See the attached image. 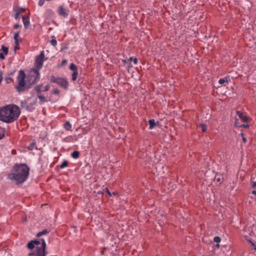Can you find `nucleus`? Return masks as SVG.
Here are the masks:
<instances>
[{
    "instance_id": "f257e3e1",
    "label": "nucleus",
    "mask_w": 256,
    "mask_h": 256,
    "mask_svg": "<svg viewBox=\"0 0 256 256\" xmlns=\"http://www.w3.org/2000/svg\"><path fill=\"white\" fill-rule=\"evenodd\" d=\"M14 172L9 174L8 178L14 181L16 184L24 183L28 178L30 173L29 167L24 164H16L13 166Z\"/></svg>"
},
{
    "instance_id": "f03ea898",
    "label": "nucleus",
    "mask_w": 256,
    "mask_h": 256,
    "mask_svg": "<svg viewBox=\"0 0 256 256\" xmlns=\"http://www.w3.org/2000/svg\"><path fill=\"white\" fill-rule=\"evenodd\" d=\"M20 114V108L14 104H10L0 108V120L11 123L16 120Z\"/></svg>"
},
{
    "instance_id": "7ed1b4c3",
    "label": "nucleus",
    "mask_w": 256,
    "mask_h": 256,
    "mask_svg": "<svg viewBox=\"0 0 256 256\" xmlns=\"http://www.w3.org/2000/svg\"><path fill=\"white\" fill-rule=\"evenodd\" d=\"M26 75L24 71L20 70L18 76V84L16 86V88L18 92L20 93L25 90H28L30 88V86L28 85L27 82H25Z\"/></svg>"
},
{
    "instance_id": "20e7f679",
    "label": "nucleus",
    "mask_w": 256,
    "mask_h": 256,
    "mask_svg": "<svg viewBox=\"0 0 256 256\" xmlns=\"http://www.w3.org/2000/svg\"><path fill=\"white\" fill-rule=\"evenodd\" d=\"M44 252H46V243L44 238H39L38 240H32L30 242L27 247L28 249L32 250L36 248L34 251L42 250H44Z\"/></svg>"
},
{
    "instance_id": "39448f33",
    "label": "nucleus",
    "mask_w": 256,
    "mask_h": 256,
    "mask_svg": "<svg viewBox=\"0 0 256 256\" xmlns=\"http://www.w3.org/2000/svg\"><path fill=\"white\" fill-rule=\"evenodd\" d=\"M40 72L38 70L32 69L28 74L26 80L29 86L36 84L40 79Z\"/></svg>"
},
{
    "instance_id": "423d86ee",
    "label": "nucleus",
    "mask_w": 256,
    "mask_h": 256,
    "mask_svg": "<svg viewBox=\"0 0 256 256\" xmlns=\"http://www.w3.org/2000/svg\"><path fill=\"white\" fill-rule=\"evenodd\" d=\"M50 82L52 83H56L64 90H66L68 86V80L64 78L56 77L54 76H51Z\"/></svg>"
},
{
    "instance_id": "0eeeda50",
    "label": "nucleus",
    "mask_w": 256,
    "mask_h": 256,
    "mask_svg": "<svg viewBox=\"0 0 256 256\" xmlns=\"http://www.w3.org/2000/svg\"><path fill=\"white\" fill-rule=\"evenodd\" d=\"M36 104V99L32 102L30 98H28L27 100L22 101L20 106L22 108L24 109L28 112H32L34 109Z\"/></svg>"
},
{
    "instance_id": "6e6552de",
    "label": "nucleus",
    "mask_w": 256,
    "mask_h": 256,
    "mask_svg": "<svg viewBox=\"0 0 256 256\" xmlns=\"http://www.w3.org/2000/svg\"><path fill=\"white\" fill-rule=\"evenodd\" d=\"M44 51H42L39 55L36 56L35 62H34V66L36 68L35 69L39 70L42 68L43 62H44Z\"/></svg>"
},
{
    "instance_id": "1a4fd4ad",
    "label": "nucleus",
    "mask_w": 256,
    "mask_h": 256,
    "mask_svg": "<svg viewBox=\"0 0 256 256\" xmlns=\"http://www.w3.org/2000/svg\"><path fill=\"white\" fill-rule=\"evenodd\" d=\"M46 252H44V249L42 250L34 251L29 254V256H46Z\"/></svg>"
},
{
    "instance_id": "9d476101",
    "label": "nucleus",
    "mask_w": 256,
    "mask_h": 256,
    "mask_svg": "<svg viewBox=\"0 0 256 256\" xmlns=\"http://www.w3.org/2000/svg\"><path fill=\"white\" fill-rule=\"evenodd\" d=\"M58 13L60 16L66 18L68 16L66 10L62 6H60L58 8Z\"/></svg>"
},
{
    "instance_id": "9b49d317",
    "label": "nucleus",
    "mask_w": 256,
    "mask_h": 256,
    "mask_svg": "<svg viewBox=\"0 0 256 256\" xmlns=\"http://www.w3.org/2000/svg\"><path fill=\"white\" fill-rule=\"evenodd\" d=\"M248 230L249 232V235H247L246 234H244V238L246 240L248 241L250 243H251L252 245L254 246V249L256 250V246L254 243L252 242L251 240V239L250 238V236L252 235V234H254L253 232L250 230L249 228Z\"/></svg>"
},
{
    "instance_id": "f8f14e48",
    "label": "nucleus",
    "mask_w": 256,
    "mask_h": 256,
    "mask_svg": "<svg viewBox=\"0 0 256 256\" xmlns=\"http://www.w3.org/2000/svg\"><path fill=\"white\" fill-rule=\"evenodd\" d=\"M237 115L239 116L240 118L241 119L243 122H247L248 121V118L243 114V113L239 110L236 112Z\"/></svg>"
},
{
    "instance_id": "ddd939ff",
    "label": "nucleus",
    "mask_w": 256,
    "mask_h": 256,
    "mask_svg": "<svg viewBox=\"0 0 256 256\" xmlns=\"http://www.w3.org/2000/svg\"><path fill=\"white\" fill-rule=\"evenodd\" d=\"M22 22L26 28H28L30 26V18L28 16H23L22 18Z\"/></svg>"
},
{
    "instance_id": "4468645a",
    "label": "nucleus",
    "mask_w": 256,
    "mask_h": 256,
    "mask_svg": "<svg viewBox=\"0 0 256 256\" xmlns=\"http://www.w3.org/2000/svg\"><path fill=\"white\" fill-rule=\"evenodd\" d=\"M37 97L40 99V104H42L44 102H48V100L46 99V97L42 95L41 94H37Z\"/></svg>"
},
{
    "instance_id": "2eb2a0df",
    "label": "nucleus",
    "mask_w": 256,
    "mask_h": 256,
    "mask_svg": "<svg viewBox=\"0 0 256 256\" xmlns=\"http://www.w3.org/2000/svg\"><path fill=\"white\" fill-rule=\"evenodd\" d=\"M42 86V84H38L35 86L34 90H36L37 94H41L42 92V90H41Z\"/></svg>"
},
{
    "instance_id": "dca6fc26",
    "label": "nucleus",
    "mask_w": 256,
    "mask_h": 256,
    "mask_svg": "<svg viewBox=\"0 0 256 256\" xmlns=\"http://www.w3.org/2000/svg\"><path fill=\"white\" fill-rule=\"evenodd\" d=\"M148 123L150 124V129L153 128L156 126V123L155 122V120L154 119L150 120L148 121Z\"/></svg>"
},
{
    "instance_id": "f3484780",
    "label": "nucleus",
    "mask_w": 256,
    "mask_h": 256,
    "mask_svg": "<svg viewBox=\"0 0 256 256\" xmlns=\"http://www.w3.org/2000/svg\"><path fill=\"white\" fill-rule=\"evenodd\" d=\"M80 156V152L77 150L74 151L71 154V156L74 158H79Z\"/></svg>"
},
{
    "instance_id": "a211bd4d",
    "label": "nucleus",
    "mask_w": 256,
    "mask_h": 256,
    "mask_svg": "<svg viewBox=\"0 0 256 256\" xmlns=\"http://www.w3.org/2000/svg\"><path fill=\"white\" fill-rule=\"evenodd\" d=\"M49 232H50L46 229L43 230L42 232H38L36 236L40 237L43 234H48Z\"/></svg>"
},
{
    "instance_id": "6ab92c4d",
    "label": "nucleus",
    "mask_w": 256,
    "mask_h": 256,
    "mask_svg": "<svg viewBox=\"0 0 256 256\" xmlns=\"http://www.w3.org/2000/svg\"><path fill=\"white\" fill-rule=\"evenodd\" d=\"M64 128L66 130H70L72 128L71 124L69 122H66L64 124Z\"/></svg>"
},
{
    "instance_id": "aec40b11",
    "label": "nucleus",
    "mask_w": 256,
    "mask_h": 256,
    "mask_svg": "<svg viewBox=\"0 0 256 256\" xmlns=\"http://www.w3.org/2000/svg\"><path fill=\"white\" fill-rule=\"evenodd\" d=\"M5 132V129L2 128H0V140L2 139L4 137Z\"/></svg>"
},
{
    "instance_id": "412c9836",
    "label": "nucleus",
    "mask_w": 256,
    "mask_h": 256,
    "mask_svg": "<svg viewBox=\"0 0 256 256\" xmlns=\"http://www.w3.org/2000/svg\"><path fill=\"white\" fill-rule=\"evenodd\" d=\"M70 68L72 70H73V72L78 71V68H77L75 64H73V63H72L70 64Z\"/></svg>"
},
{
    "instance_id": "4be33fe9",
    "label": "nucleus",
    "mask_w": 256,
    "mask_h": 256,
    "mask_svg": "<svg viewBox=\"0 0 256 256\" xmlns=\"http://www.w3.org/2000/svg\"><path fill=\"white\" fill-rule=\"evenodd\" d=\"M78 76V70L76 72H73L72 74V80L74 81L76 80Z\"/></svg>"
},
{
    "instance_id": "5701e85b",
    "label": "nucleus",
    "mask_w": 256,
    "mask_h": 256,
    "mask_svg": "<svg viewBox=\"0 0 256 256\" xmlns=\"http://www.w3.org/2000/svg\"><path fill=\"white\" fill-rule=\"evenodd\" d=\"M228 78L227 77H226L224 78H220L218 80V83L220 84H224L226 82H228Z\"/></svg>"
},
{
    "instance_id": "b1692460",
    "label": "nucleus",
    "mask_w": 256,
    "mask_h": 256,
    "mask_svg": "<svg viewBox=\"0 0 256 256\" xmlns=\"http://www.w3.org/2000/svg\"><path fill=\"white\" fill-rule=\"evenodd\" d=\"M2 50L3 51V52L6 55L8 54V47H6L4 45H2Z\"/></svg>"
},
{
    "instance_id": "393cba45",
    "label": "nucleus",
    "mask_w": 256,
    "mask_h": 256,
    "mask_svg": "<svg viewBox=\"0 0 256 256\" xmlns=\"http://www.w3.org/2000/svg\"><path fill=\"white\" fill-rule=\"evenodd\" d=\"M68 166V162L66 160H64L60 166V168H63L66 167Z\"/></svg>"
},
{
    "instance_id": "a878e982",
    "label": "nucleus",
    "mask_w": 256,
    "mask_h": 256,
    "mask_svg": "<svg viewBox=\"0 0 256 256\" xmlns=\"http://www.w3.org/2000/svg\"><path fill=\"white\" fill-rule=\"evenodd\" d=\"M36 145V142H32L30 143V146H28V149L29 150H33L34 148V147Z\"/></svg>"
},
{
    "instance_id": "bb28decb",
    "label": "nucleus",
    "mask_w": 256,
    "mask_h": 256,
    "mask_svg": "<svg viewBox=\"0 0 256 256\" xmlns=\"http://www.w3.org/2000/svg\"><path fill=\"white\" fill-rule=\"evenodd\" d=\"M20 32V31H18L14 34V40H18V37L19 36Z\"/></svg>"
},
{
    "instance_id": "cd10ccee",
    "label": "nucleus",
    "mask_w": 256,
    "mask_h": 256,
    "mask_svg": "<svg viewBox=\"0 0 256 256\" xmlns=\"http://www.w3.org/2000/svg\"><path fill=\"white\" fill-rule=\"evenodd\" d=\"M15 46L14 50L16 51L17 49H19V42L18 40H14Z\"/></svg>"
},
{
    "instance_id": "c85d7f7f",
    "label": "nucleus",
    "mask_w": 256,
    "mask_h": 256,
    "mask_svg": "<svg viewBox=\"0 0 256 256\" xmlns=\"http://www.w3.org/2000/svg\"><path fill=\"white\" fill-rule=\"evenodd\" d=\"M130 61H133L134 64H137L138 63V59L136 58H133L132 57H130L129 58Z\"/></svg>"
},
{
    "instance_id": "c756f323",
    "label": "nucleus",
    "mask_w": 256,
    "mask_h": 256,
    "mask_svg": "<svg viewBox=\"0 0 256 256\" xmlns=\"http://www.w3.org/2000/svg\"><path fill=\"white\" fill-rule=\"evenodd\" d=\"M221 240L219 236H215L214 238V241L216 243H219Z\"/></svg>"
},
{
    "instance_id": "7c9ffc66",
    "label": "nucleus",
    "mask_w": 256,
    "mask_h": 256,
    "mask_svg": "<svg viewBox=\"0 0 256 256\" xmlns=\"http://www.w3.org/2000/svg\"><path fill=\"white\" fill-rule=\"evenodd\" d=\"M25 11V9L23 8H18L16 10V12H18V14H20L22 12H24Z\"/></svg>"
},
{
    "instance_id": "2f4dec72",
    "label": "nucleus",
    "mask_w": 256,
    "mask_h": 256,
    "mask_svg": "<svg viewBox=\"0 0 256 256\" xmlns=\"http://www.w3.org/2000/svg\"><path fill=\"white\" fill-rule=\"evenodd\" d=\"M240 135L242 137V142H244V144L246 143L247 142V140H246V138L244 136V134L240 133Z\"/></svg>"
},
{
    "instance_id": "473e14b6",
    "label": "nucleus",
    "mask_w": 256,
    "mask_h": 256,
    "mask_svg": "<svg viewBox=\"0 0 256 256\" xmlns=\"http://www.w3.org/2000/svg\"><path fill=\"white\" fill-rule=\"evenodd\" d=\"M50 43H51L52 45L53 46H56L57 44V42L55 38H52L50 40Z\"/></svg>"
},
{
    "instance_id": "72a5a7b5",
    "label": "nucleus",
    "mask_w": 256,
    "mask_h": 256,
    "mask_svg": "<svg viewBox=\"0 0 256 256\" xmlns=\"http://www.w3.org/2000/svg\"><path fill=\"white\" fill-rule=\"evenodd\" d=\"M200 126L202 128V131L203 132H205L206 130V126L205 124H200Z\"/></svg>"
},
{
    "instance_id": "f704fd0d",
    "label": "nucleus",
    "mask_w": 256,
    "mask_h": 256,
    "mask_svg": "<svg viewBox=\"0 0 256 256\" xmlns=\"http://www.w3.org/2000/svg\"><path fill=\"white\" fill-rule=\"evenodd\" d=\"M52 93L54 94H60V90L57 88L53 90Z\"/></svg>"
},
{
    "instance_id": "c9c22d12",
    "label": "nucleus",
    "mask_w": 256,
    "mask_h": 256,
    "mask_svg": "<svg viewBox=\"0 0 256 256\" xmlns=\"http://www.w3.org/2000/svg\"><path fill=\"white\" fill-rule=\"evenodd\" d=\"M50 88V85L48 84L44 88V89L42 90V92H48Z\"/></svg>"
},
{
    "instance_id": "e433bc0d",
    "label": "nucleus",
    "mask_w": 256,
    "mask_h": 256,
    "mask_svg": "<svg viewBox=\"0 0 256 256\" xmlns=\"http://www.w3.org/2000/svg\"><path fill=\"white\" fill-rule=\"evenodd\" d=\"M105 190H106V193L108 194V196H112V194L111 192H110V191L109 190L108 188H105Z\"/></svg>"
},
{
    "instance_id": "4c0bfd02",
    "label": "nucleus",
    "mask_w": 256,
    "mask_h": 256,
    "mask_svg": "<svg viewBox=\"0 0 256 256\" xmlns=\"http://www.w3.org/2000/svg\"><path fill=\"white\" fill-rule=\"evenodd\" d=\"M67 63V60H64L58 66V67L62 66L65 65Z\"/></svg>"
},
{
    "instance_id": "58836bf2",
    "label": "nucleus",
    "mask_w": 256,
    "mask_h": 256,
    "mask_svg": "<svg viewBox=\"0 0 256 256\" xmlns=\"http://www.w3.org/2000/svg\"><path fill=\"white\" fill-rule=\"evenodd\" d=\"M250 126L248 124H243L240 126V127H243L244 128H249Z\"/></svg>"
},
{
    "instance_id": "ea45409f",
    "label": "nucleus",
    "mask_w": 256,
    "mask_h": 256,
    "mask_svg": "<svg viewBox=\"0 0 256 256\" xmlns=\"http://www.w3.org/2000/svg\"><path fill=\"white\" fill-rule=\"evenodd\" d=\"M44 0H40L39 2H38V5L40 6H42L44 5Z\"/></svg>"
},
{
    "instance_id": "a19ab883",
    "label": "nucleus",
    "mask_w": 256,
    "mask_h": 256,
    "mask_svg": "<svg viewBox=\"0 0 256 256\" xmlns=\"http://www.w3.org/2000/svg\"><path fill=\"white\" fill-rule=\"evenodd\" d=\"M21 27V26L19 24H16L14 25V29H17Z\"/></svg>"
},
{
    "instance_id": "79ce46f5",
    "label": "nucleus",
    "mask_w": 256,
    "mask_h": 256,
    "mask_svg": "<svg viewBox=\"0 0 256 256\" xmlns=\"http://www.w3.org/2000/svg\"><path fill=\"white\" fill-rule=\"evenodd\" d=\"M20 14H18V12H16V14H14V18H15L16 19H18V18H20V17H19Z\"/></svg>"
},
{
    "instance_id": "37998d69",
    "label": "nucleus",
    "mask_w": 256,
    "mask_h": 256,
    "mask_svg": "<svg viewBox=\"0 0 256 256\" xmlns=\"http://www.w3.org/2000/svg\"><path fill=\"white\" fill-rule=\"evenodd\" d=\"M238 118H236L235 120V126H240L239 125H238Z\"/></svg>"
},
{
    "instance_id": "c03bdc74",
    "label": "nucleus",
    "mask_w": 256,
    "mask_h": 256,
    "mask_svg": "<svg viewBox=\"0 0 256 256\" xmlns=\"http://www.w3.org/2000/svg\"><path fill=\"white\" fill-rule=\"evenodd\" d=\"M0 58L1 60H4V56L2 53H0Z\"/></svg>"
},
{
    "instance_id": "a18cd8bd",
    "label": "nucleus",
    "mask_w": 256,
    "mask_h": 256,
    "mask_svg": "<svg viewBox=\"0 0 256 256\" xmlns=\"http://www.w3.org/2000/svg\"><path fill=\"white\" fill-rule=\"evenodd\" d=\"M2 72L0 71V84L1 83V82H2Z\"/></svg>"
},
{
    "instance_id": "49530a36",
    "label": "nucleus",
    "mask_w": 256,
    "mask_h": 256,
    "mask_svg": "<svg viewBox=\"0 0 256 256\" xmlns=\"http://www.w3.org/2000/svg\"><path fill=\"white\" fill-rule=\"evenodd\" d=\"M252 188H255L256 187V182H252Z\"/></svg>"
},
{
    "instance_id": "de8ad7c7",
    "label": "nucleus",
    "mask_w": 256,
    "mask_h": 256,
    "mask_svg": "<svg viewBox=\"0 0 256 256\" xmlns=\"http://www.w3.org/2000/svg\"><path fill=\"white\" fill-rule=\"evenodd\" d=\"M97 193H98V194H102V195L104 194V192L102 190L98 191Z\"/></svg>"
},
{
    "instance_id": "09e8293b",
    "label": "nucleus",
    "mask_w": 256,
    "mask_h": 256,
    "mask_svg": "<svg viewBox=\"0 0 256 256\" xmlns=\"http://www.w3.org/2000/svg\"><path fill=\"white\" fill-rule=\"evenodd\" d=\"M252 193L253 194H254V195H256V190H254L252 192Z\"/></svg>"
},
{
    "instance_id": "8fccbe9b",
    "label": "nucleus",
    "mask_w": 256,
    "mask_h": 256,
    "mask_svg": "<svg viewBox=\"0 0 256 256\" xmlns=\"http://www.w3.org/2000/svg\"><path fill=\"white\" fill-rule=\"evenodd\" d=\"M12 80V78H7V80ZM7 82H8V81H7Z\"/></svg>"
},
{
    "instance_id": "3c124183",
    "label": "nucleus",
    "mask_w": 256,
    "mask_h": 256,
    "mask_svg": "<svg viewBox=\"0 0 256 256\" xmlns=\"http://www.w3.org/2000/svg\"><path fill=\"white\" fill-rule=\"evenodd\" d=\"M216 247L218 248H219L220 247V244H217L216 245Z\"/></svg>"
},
{
    "instance_id": "603ef678",
    "label": "nucleus",
    "mask_w": 256,
    "mask_h": 256,
    "mask_svg": "<svg viewBox=\"0 0 256 256\" xmlns=\"http://www.w3.org/2000/svg\"><path fill=\"white\" fill-rule=\"evenodd\" d=\"M112 194H114V195H116V194H117V192H112Z\"/></svg>"
},
{
    "instance_id": "864d4df0",
    "label": "nucleus",
    "mask_w": 256,
    "mask_h": 256,
    "mask_svg": "<svg viewBox=\"0 0 256 256\" xmlns=\"http://www.w3.org/2000/svg\"><path fill=\"white\" fill-rule=\"evenodd\" d=\"M124 63H125V62H126V60H124Z\"/></svg>"
}]
</instances>
